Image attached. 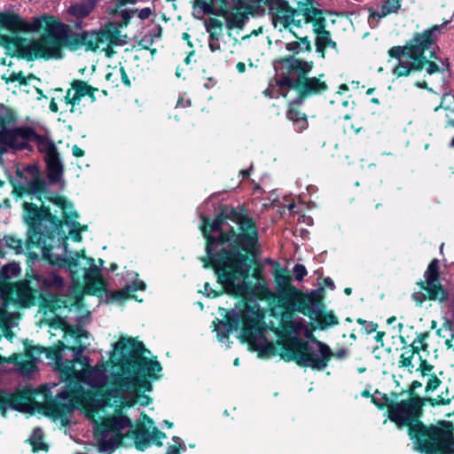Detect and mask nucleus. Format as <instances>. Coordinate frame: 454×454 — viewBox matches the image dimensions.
Wrapping results in <instances>:
<instances>
[{
    "label": "nucleus",
    "instance_id": "774afa93",
    "mask_svg": "<svg viewBox=\"0 0 454 454\" xmlns=\"http://www.w3.org/2000/svg\"><path fill=\"white\" fill-rule=\"evenodd\" d=\"M9 76H6L5 74H3L2 75V79L5 81V82L7 83V79H8Z\"/></svg>",
    "mask_w": 454,
    "mask_h": 454
},
{
    "label": "nucleus",
    "instance_id": "69168bd1",
    "mask_svg": "<svg viewBox=\"0 0 454 454\" xmlns=\"http://www.w3.org/2000/svg\"><path fill=\"white\" fill-rule=\"evenodd\" d=\"M239 364V358H236V359L234 360V365H235V366H238Z\"/></svg>",
    "mask_w": 454,
    "mask_h": 454
},
{
    "label": "nucleus",
    "instance_id": "0eeeda50",
    "mask_svg": "<svg viewBox=\"0 0 454 454\" xmlns=\"http://www.w3.org/2000/svg\"><path fill=\"white\" fill-rule=\"evenodd\" d=\"M263 312L259 304L252 300L240 301L226 317V321H214L215 331L220 342L229 348V333L241 330V337L249 347L258 351L259 356L273 354L274 347L265 337L266 328Z\"/></svg>",
    "mask_w": 454,
    "mask_h": 454
},
{
    "label": "nucleus",
    "instance_id": "aec40b11",
    "mask_svg": "<svg viewBox=\"0 0 454 454\" xmlns=\"http://www.w3.org/2000/svg\"><path fill=\"white\" fill-rule=\"evenodd\" d=\"M137 277L138 275L136 272L127 273V278L132 281V283L126 284L122 289L114 292L113 295L114 298H115L116 300H121L126 298H133L135 300H138L137 296L134 293L138 290H145V282L139 280Z\"/></svg>",
    "mask_w": 454,
    "mask_h": 454
},
{
    "label": "nucleus",
    "instance_id": "9b49d317",
    "mask_svg": "<svg viewBox=\"0 0 454 454\" xmlns=\"http://www.w3.org/2000/svg\"><path fill=\"white\" fill-rule=\"evenodd\" d=\"M22 175L23 176H21L20 183L15 187V191L19 195L20 197L30 196L31 200L35 198L41 202V205L38 206L36 203H32L36 205L39 210L42 207L46 208V207L43 206L42 196L59 207L61 209L62 217L65 222L72 225V230L69 231L71 239L76 242H80L82 240L81 231H85L87 230V226H82L79 223L73 221V218L77 217V214L73 211V206L71 203L67 201L64 197L57 195L49 196L48 192L46 191V183L42 179L40 172L35 166L27 167L23 170ZM47 209L50 211L48 207Z\"/></svg>",
    "mask_w": 454,
    "mask_h": 454
},
{
    "label": "nucleus",
    "instance_id": "338daca9",
    "mask_svg": "<svg viewBox=\"0 0 454 454\" xmlns=\"http://www.w3.org/2000/svg\"><path fill=\"white\" fill-rule=\"evenodd\" d=\"M440 108H443V105H442V102L441 103L440 106H438L437 107H435L434 111H438Z\"/></svg>",
    "mask_w": 454,
    "mask_h": 454
},
{
    "label": "nucleus",
    "instance_id": "ea45409f",
    "mask_svg": "<svg viewBox=\"0 0 454 454\" xmlns=\"http://www.w3.org/2000/svg\"><path fill=\"white\" fill-rule=\"evenodd\" d=\"M73 155L75 157H82L84 155V151L77 145L72 147Z\"/></svg>",
    "mask_w": 454,
    "mask_h": 454
},
{
    "label": "nucleus",
    "instance_id": "a211bd4d",
    "mask_svg": "<svg viewBox=\"0 0 454 454\" xmlns=\"http://www.w3.org/2000/svg\"><path fill=\"white\" fill-rule=\"evenodd\" d=\"M97 0H84L81 3L72 4L67 9V14L72 22L77 27H82V20L87 18L94 10Z\"/></svg>",
    "mask_w": 454,
    "mask_h": 454
},
{
    "label": "nucleus",
    "instance_id": "4d7b16f0",
    "mask_svg": "<svg viewBox=\"0 0 454 454\" xmlns=\"http://www.w3.org/2000/svg\"><path fill=\"white\" fill-rule=\"evenodd\" d=\"M240 175H242L243 177H246L249 175V171L248 170H241Z\"/></svg>",
    "mask_w": 454,
    "mask_h": 454
},
{
    "label": "nucleus",
    "instance_id": "39448f33",
    "mask_svg": "<svg viewBox=\"0 0 454 454\" xmlns=\"http://www.w3.org/2000/svg\"><path fill=\"white\" fill-rule=\"evenodd\" d=\"M23 208L25 210L24 220L29 225L27 248H39L44 259L52 264L67 267L70 271L74 285L70 291L71 296L68 300L61 301L63 306L65 308L78 306L84 289H87L88 292L100 290L103 285L100 270L95 265L92 258L80 253H75L74 256L68 258L59 257L51 252L54 248V238L38 231L43 220H48L54 223L56 222L60 223L61 221L47 208L42 207L39 210L36 205L28 203V201L24 202Z\"/></svg>",
    "mask_w": 454,
    "mask_h": 454
},
{
    "label": "nucleus",
    "instance_id": "ddd939ff",
    "mask_svg": "<svg viewBox=\"0 0 454 454\" xmlns=\"http://www.w3.org/2000/svg\"><path fill=\"white\" fill-rule=\"evenodd\" d=\"M278 64L282 68L287 69L291 74L298 76L295 83L299 90L304 95L318 94L327 90L328 86L325 81L322 80L324 74L318 77H306L313 67V61H305L300 59L290 57L279 59Z\"/></svg>",
    "mask_w": 454,
    "mask_h": 454
},
{
    "label": "nucleus",
    "instance_id": "4c0bfd02",
    "mask_svg": "<svg viewBox=\"0 0 454 454\" xmlns=\"http://www.w3.org/2000/svg\"><path fill=\"white\" fill-rule=\"evenodd\" d=\"M152 14V10L149 7L140 10L137 13L140 20H144L148 19Z\"/></svg>",
    "mask_w": 454,
    "mask_h": 454
},
{
    "label": "nucleus",
    "instance_id": "a18cd8bd",
    "mask_svg": "<svg viewBox=\"0 0 454 454\" xmlns=\"http://www.w3.org/2000/svg\"><path fill=\"white\" fill-rule=\"evenodd\" d=\"M190 106V101H189V100H186V101L184 102L183 99H180V100H178V102H177L176 107H179V106Z\"/></svg>",
    "mask_w": 454,
    "mask_h": 454
},
{
    "label": "nucleus",
    "instance_id": "052dcab7",
    "mask_svg": "<svg viewBox=\"0 0 454 454\" xmlns=\"http://www.w3.org/2000/svg\"><path fill=\"white\" fill-rule=\"evenodd\" d=\"M421 386V383L418 382V381H413L412 383V387L415 388V387H420Z\"/></svg>",
    "mask_w": 454,
    "mask_h": 454
},
{
    "label": "nucleus",
    "instance_id": "e2e57ef3",
    "mask_svg": "<svg viewBox=\"0 0 454 454\" xmlns=\"http://www.w3.org/2000/svg\"><path fill=\"white\" fill-rule=\"evenodd\" d=\"M164 423H165V424H166V426H167L168 427H169V428L173 427V423H171V422H169V421H168V420H165V421H164Z\"/></svg>",
    "mask_w": 454,
    "mask_h": 454
},
{
    "label": "nucleus",
    "instance_id": "13d9d810",
    "mask_svg": "<svg viewBox=\"0 0 454 454\" xmlns=\"http://www.w3.org/2000/svg\"><path fill=\"white\" fill-rule=\"evenodd\" d=\"M182 37H183L184 40H187L188 41L189 38H190V35L188 33H184L182 35Z\"/></svg>",
    "mask_w": 454,
    "mask_h": 454
},
{
    "label": "nucleus",
    "instance_id": "4468645a",
    "mask_svg": "<svg viewBox=\"0 0 454 454\" xmlns=\"http://www.w3.org/2000/svg\"><path fill=\"white\" fill-rule=\"evenodd\" d=\"M31 143H34L38 151L44 154L49 180L51 183L59 182L62 176L63 166L54 143L48 137L36 134L34 129Z\"/></svg>",
    "mask_w": 454,
    "mask_h": 454
},
{
    "label": "nucleus",
    "instance_id": "49530a36",
    "mask_svg": "<svg viewBox=\"0 0 454 454\" xmlns=\"http://www.w3.org/2000/svg\"><path fill=\"white\" fill-rule=\"evenodd\" d=\"M50 109L54 113L58 112V105L53 100L50 104Z\"/></svg>",
    "mask_w": 454,
    "mask_h": 454
},
{
    "label": "nucleus",
    "instance_id": "09e8293b",
    "mask_svg": "<svg viewBox=\"0 0 454 454\" xmlns=\"http://www.w3.org/2000/svg\"><path fill=\"white\" fill-rule=\"evenodd\" d=\"M259 287L262 289L261 293L262 294H265L267 293V289L263 286H262L261 283L258 281L257 286H255V288L258 289Z\"/></svg>",
    "mask_w": 454,
    "mask_h": 454
},
{
    "label": "nucleus",
    "instance_id": "c03bdc74",
    "mask_svg": "<svg viewBox=\"0 0 454 454\" xmlns=\"http://www.w3.org/2000/svg\"><path fill=\"white\" fill-rule=\"evenodd\" d=\"M236 68H237L239 73H244L246 71V65L243 62H239L236 65Z\"/></svg>",
    "mask_w": 454,
    "mask_h": 454
},
{
    "label": "nucleus",
    "instance_id": "58836bf2",
    "mask_svg": "<svg viewBox=\"0 0 454 454\" xmlns=\"http://www.w3.org/2000/svg\"><path fill=\"white\" fill-rule=\"evenodd\" d=\"M204 292L207 294V297H216L218 295V293L214 291L208 283H205L204 285Z\"/></svg>",
    "mask_w": 454,
    "mask_h": 454
},
{
    "label": "nucleus",
    "instance_id": "c85d7f7f",
    "mask_svg": "<svg viewBox=\"0 0 454 454\" xmlns=\"http://www.w3.org/2000/svg\"><path fill=\"white\" fill-rule=\"evenodd\" d=\"M33 450H45V444L43 442V432L40 428H35L29 439Z\"/></svg>",
    "mask_w": 454,
    "mask_h": 454
},
{
    "label": "nucleus",
    "instance_id": "b1692460",
    "mask_svg": "<svg viewBox=\"0 0 454 454\" xmlns=\"http://www.w3.org/2000/svg\"><path fill=\"white\" fill-rule=\"evenodd\" d=\"M7 408L20 410L21 403L18 402V396H0V411L5 416Z\"/></svg>",
    "mask_w": 454,
    "mask_h": 454
},
{
    "label": "nucleus",
    "instance_id": "e433bc0d",
    "mask_svg": "<svg viewBox=\"0 0 454 454\" xmlns=\"http://www.w3.org/2000/svg\"><path fill=\"white\" fill-rule=\"evenodd\" d=\"M6 243L9 247H12L17 252H19L22 247L20 240L15 239L12 238H10L9 239H7Z\"/></svg>",
    "mask_w": 454,
    "mask_h": 454
},
{
    "label": "nucleus",
    "instance_id": "3c124183",
    "mask_svg": "<svg viewBox=\"0 0 454 454\" xmlns=\"http://www.w3.org/2000/svg\"><path fill=\"white\" fill-rule=\"evenodd\" d=\"M417 86L419 88L427 89V84L426 82H417Z\"/></svg>",
    "mask_w": 454,
    "mask_h": 454
},
{
    "label": "nucleus",
    "instance_id": "6e6d98bb",
    "mask_svg": "<svg viewBox=\"0 0 454 454\" xmlns=\"http://www.w3.org/2000/svg\"><path fill=\"white\" fill-rule=\"evenodd\" d=\"M339 90H348V87L346 85V84H341L340 87H339ZM339 93H340V91H339Z\"/></svg>",
    "mask_w": 454,
    "mask_h": 454
},
{
    "label": "nucleus",
    "instance_id": "864d4df0",
    "mask_svg": "<svg viewBox=\"0 0 454 454\" xmlns=\"http://www.w3.org/2000/svg\"><path fill=\"white\" fill-rule=\"evenodd\" d=\"M346 355H347L346 350H341V351H340L336 356H337L338 357H340V358H342V357H345V356H346Z\"/></svg>",
    "mask_w": 454,
    "mask_h": 454
},
{
    "label": "nucleus",
    "instance_id": "6ab92c4d",
    "mask_svg": "<svg viewBox=\"0 0 454 454\" xmlns=\"http://www.w3.org/2000/svg\"><path fill=\"white\" fill-rule=\"evenodd\" d=\"M206 31L208 33V47L212 52L221 50L220 38L223 36V23L216 18H209L205 21Z\"/></svg>",
    "mask_w": 454,
    "mask_h": 454
},
{
    "label": "nucleus",
    "instance_id": "dca6fc26",
    "mask_svg": "<svg viewBox=\"0 0 454 454\" xmlns=\"http://www.w3.org/2000/svg\"><path fill=\"white\" fill-rule=\"evenodd\" d=\"M4 151L8 148L12 149H24L31 143L33 129L31 128H17L9 129L0 131Z\"/></svg>",
    "mask_w": 454,
    "mask_h": 454
},
{
    "label": "nucleus",
    "instance_id": "2f4dec72",
    "mask_svg": "<svg viewBox=\"0 0 454 454\" xmlns=\"http://www.w3.org/2000/svg\"><path fill=\"white\" fill-rule=\"evenodd\" d=\"M285 293L289 299V305L301 300V295L297 293L296 289L292 286H288L285 290Z\"/></svg>",
    "mask_w": 454,
    "mask_h": 454
},
{
    "label": "nucleus",
    "instance_id": "a19ab883",
    "mask_svg": "<svg viewBox=\"0 0 454 454\" xmlns=\"http://www.w3.org/2000/svg\"><path fill=\"white\" fill-rule=\"evenodd\" d=\"M120 72H121V80H122L123 83L125 85L129 86L130 85V82L129 80L128 74H127L124 67H121Z\"/></svg>",
    "mask_w": 454,
    "mask_h": 454
},
{
    "label": "nucleus",
    "instance_id": "f8f14e48",
    "mask_svg": "<svg viewBox=\"0 0 454 454\" xmlns=\"http://www.w3.org/2000/svg\"><path fill=\"white\" fill-rule=\"evenodd\" d=\"M313 343L314 345H309L297 337L290 339L286 341V351L281 356L286 361H295L300 366L322 371L327 366L333 354L326 344L317 340Z\"/></svg>",
    "mask_w": 454,
    "mask_h": 454
},
{
    "label": "nucleus",
    "instance_id": "5701e85b",
    "mask_svg": "<svg viewBox=\"0 0 454 454\" xmlns=\"http://www.w3.org/2000/svg\"><path fill=\"white\" fill-rule=\"evenodd\" d=\"M286 114L290 121L297 124V129L299 130H303L307 128L308 124L306 116L295 107L291 106Z\"/></svg>",
    "mask_w": 454,
    "mask_h": 454
},
{
    "label": "nucleus",
    "instance_id": "f03ea898",
    "mask_svg": "<svg viewBox=\"0 0 454 454\" xmlns=\"http://www.w3.org/2000/svg\"><path fill=\"white\" fill-rule=\"evenodd\" d=\"M135 0H116L111 13L121 21L109 22L98 31L70 33L68 26L51 16L34 18L25 21L20 15L0 12V42H13L16 48L29 57L61 59L65 46L71 50L82 47L87 51H105L107 57L113 54L112 46L127 43V35H121L120 27L127 26L137 10L127 8Z\"/></svg>",
    "mask_w": 454,
    "mask_h": 454
},
{
    "label": "nucleus",
    "instance_id": "680f3d73",
    "mask_svg": "<svg viewBox=\"0 0 454 454\" xmlns=\"http://www.w3.org/2000/svg\"><path fill=\"white\" fill-rule=\"evenodd\" d=\"M351 291H352V290H351V288L347 287V288H345L344 293H345L346 294L349 295V294H351Z\"/></svg>",
    "mask_w": 454,
    "mask_h": 454
},
{
    "label": "nucleus",
    "instance_id": "2eb2a0df",
    "mask_svg": "<svg viewBox=\"0 0 454 454\" xmlns=\"http://www.w3.org/2000/svg\"><path fill=\"white\" fill-rule=\"evenodd\" d=\"M98 89L91 87L87 82L81 80H74L71 83V88L67 91L63 98L66 110L72 114H82L81 99L82 97L89 95L92 100H95L94 92Z\"/></svg>",
    "mask_w": 454,
    "mask_h": 454
},
{
    "label": "nucleus",
    "instance_id": "20e7f679",
    "mask_svg": "<svg viewBox=\"0 0 454 454\" xmlns=\"http://www.w3.org/2000/svg\"><path fill=\"white\" fill-rule=\"evenodd\" d=\"M64 341H59L54 348H44L33 347L27 350L29 360L18 362L20 371L28 375L35 369V361L42 353L53 361L60 372L61 380L67 381L66 388L57 394L54 400H49V389L44 387L43 400L49 413L54 418L58 416L53 412V406L58 397L67 392H71V385L76 382H85L89 387H99L106 383L105 368L103 364L95 366L90 365V359L82 356V353L90 345L88 333L81 327H67L64 333Z\"/></svg>",
    "mask_w": 454,
    "mask_h": 454
},
{
    "label": "nucleus",
    "instance_id": "cd10ccee",
    "mask_svg": "<svg viewBox=\"0 0 454 454\" xmlns=\"http://www.w3.org/2000/svg\"><path fill=\"white\" fill-rule=\"evenodd\" d=\"M431 369H432L431 366H427L423 371H425V370L431 371ZM423 376H424V378L427 377V382H426V392L427 393L434 392L440 387L442 381L435 375H427L425 373V372H423Z\"/></svg>",
    "mask_w": 454,
    "mask_h": 454
},
{
    "label": "nucleus",
    "instance_id": "c756f323",
    "mask_svg": "<svg viewBox=\"0 0 454 454\" xmlns=\"http://www.w3.org/2000/svg\"><path fill=\"white\" fill-rule=\"evenodd\" d=\"M453 398L454 396L450 394L448 387H446L445 391H442V394L435 398L429 397L427 400L434 406L449 404Z\"/></svg>",
    "mask_w": 454,
    "mask_h": 454
},
{
    "label": "nucleus",
    "instance_id": "473e14b6",
    "mask_svg": "<svg viewBox=\"0 0 454 454\" xmlns=\"http://www.w3.org/2000/svg\"><path fill=\"white\" fill-rule=\"evenodd\" d=\"M173 442L175 443L173 445L168 446L166 454H179V449L181 448L182 445V440L177 436H174Z\"/></svg>",
    "mask_w": 454,
    "mask_h": 454
},
{
    "label": "nucleus",
    "instance_id": "f257e3e1",
    "mask_svg": "<svg viewBox=\"0 0 454 454\" xmlns=\"http://www.w3.org/2000/svg\"><path fill=\"white\" fill-rule=\"evenodd\" d=\"M145 346L131 337L121 336L113 345L110 363V375H106V383L99 387H89L85 382L71 385V392L58 397L53 406V412L58 419H66L75 408H83L89 413L98 411L106 407L114 408V413L102 419L96 426L99 450L113 452L124 436L135 433L137 447L144 450L150 443L162 445L167 436L153 427V421L147 415L143 416L142 422L136 431L131 420L122 413V409L132 407L136 403L146 406L151 399L144 393L152 390V384L146 377L157 380L162 367L156 359L145 356Z\"/></svg>",
    "mask_w": 454,
    "mask_h": 454
},
{
    "label": "nucleus",
    "instance_id": "f704fd0d",
    "mask_svg": "<svg viewBox=\"0 0 454 454\" xmlns=\"http://www.w3.org/2000/svg\"><path fill=\"white\" fill-rule=\"evenodd\" d=\"M19 82L21 84H27V81H26V78L25 76L23 75V73L22 72H19V73H12L8 79H7V83L9 82Z\"/></svg>",
    "mask_w": 454,
    "mask_h": 454
},
{
    "label": "nucleus",
    "instance_id": "bf43d9fd",
    "mask_svg": "<svg viewBox=\"0 0 454 454\" xmlns=\"http://www.w3.org/2000/svg\"><path fill=\"white\" fill-rule=\"evenodd\" d=\"M430 58L437 59L436 54H435V52L434 51H430Z\"/></svg>",
    "mask_w": 454,
    "mask_h": 454
},
{
    "label": "nucleus",
    "instance_id": "9d476101",
    "mask_svg": "<svg viewBox=\"0 0 454 454\" xmlns=\"http://www.w3.org/2000/svg\"><path fill=\"white\" fill-rule=\"evenodd\" d=\"M279 0H195L193 15L201 18L207 13L220 15L224 19L229 35L233 29H242L249 15H262L268 9L273 17L276 3Z\"/></svg>",
    "mask_w": 454,
    "mask_h": 454
},
{
    "label": "nucleus",
    "instance_id": "412c9836",
    "mask_svg": "<svg viewBox=\"0 0 454 454\" xmlns=\"http://www.w3.org/2000/svg\"><path fill=\"white\" fill-rule=\"evenodd\" d=\"M279 32H286L289 35H294L295 38L299 39L300 41H293L286 43V49L288 51L293 52L294 54H298L300 52L303 51H311V44L310 41L309 40L308 36H301L300 35V31L301 29L297 30L298 36L294 35V34L290 33L288 30H286L285 28L280 31L278 28H277Z\"/></svg>",
    "mask_w": 454,
    "mask_h": 454
},
{
    "label": "nucleus",
    "instance_id": "423d86ee",
    "mask_svg": "<svg viewBox=\"0 0 454 454\" xmlns=\"http://www.w3.org/2000/svg\"><path fill=\"white\" fill-rule=\"evenodd\" d=\"M422 403L419 397H409L387 404L389 419L397 426H409V434L416 449L426 454H454V426L442 421L427 427L418 421Z\"/></svg>",
    "mask_w": 454,
    "mask_h": 454
},
{
    "label": "nucleus",
    "instance_id": "a878e982",
    "mask_svg": "<svg viewBox=\"0 0 454 454\" xmlns=\"http://www.w3.org/2000/svg\"><path fill=\"white\" fill-rule=\"evenodd\" d=\"M283 325L286 331L296 336L305 328L301 319H291L289 321L283 319Z\"/></svg>",
    "mask_w": 454,
    "mask_h": 454
},
{
    "label": "nucleus",
    "instance_id": "f3484780",
    "mask_svg": "<svg viewBox=\"0 0 454 454\" xmlns=\"http://www.w3.org/2000/svg\"><path fill=\"white\" fill-rule=\"evenodd\" d=\"M439 261L434 259L428 265L425 273V290L429 294L430 300L444 301L447 298L446 293L439 283Z\"/></svg>",
    "mask_w": 454,
    "mask_h": 454
},
{
    "label": "nucleus",
    "instance_id": "1a4fd4ad",
    "mask_svg": "<svg viewBox=\"0 0 454 454\" xmlns=\"http://www.w3.org/2000/svg\"><path fill=\"white\" fill-rule=\"evenodd\" d=\"M448 22L434 25L422 33L416 34L405 46H394L389 49L388 54L397 60L392 72L397 76H408L412 71H419L426 65V72L432 75L436 73L444 74L450 71L448 59H439L440 64L427 60L424 52L428 50L436 40V34L443 28Z\"/></svg>",
    "mask_w": 454,
    "mask_h": 454
},
{
    "label": "nucleus",
    "instance_id": "0e129e2a",
    "mask_svg": "<svg viewBox=\"0 0 454 454\" xmlns=\"http://www.w3.org/2000/svg\"><path fill=\"white\" fill-rule=\"evenodd\" d=\"M448 123L450 126L454 127V119H450Z\"/></svg>",
    "mask_w": 454,
    "mask_h": 454
},
{
    "label": "nucleus",
    "instance_id": "bb28decb",
    "mask_svg": "<svg viewBox=\"0 0 454 454\" xmlns=\"http://www.w3.org/2000/svg\"><path fill=\"white\" fill-rule=\"evenodd\" d=\"M317 321L321 328L333 326L339 323L336 316L332 311L321 313L317 317Z\"/></svg>",
    "mask_w": 454,
    "mask_h": 454
},
{
    "label": "nucleus",
    "instance_id": "72a5a7b5",
    "mask_svg": "<svg viewBox=\"0 0 454 454\" xmlns=\"http://www.w3.org/2000/svg\"><path fill=\"white\" fill-rule=\"evenodd\" d=\"M294 273L295 278L301 281L307 275L308 272L306 268L302 264H295L294 267Z\"/></svg>",
    "mask_w": 454,
    "mask_h": 454
},
{
    "label": "nucleus",
    "instance_id": "6e6552de",
    "mask_svg": "<svg viewBox=\"0 0 454 454\" xmlns=\"http://www.w3.org/2000/svg\"><path fill=\"white\" fill-rule=\"evenodd\" d=\"M272 24L274 28H283L298 36L297 30L309 24L317 34V51L325 58V51L330 47L337 50V44L332 40L330 32L325 30L326 20L323 12L313 5V0H279L276 3Z\"/></svg>",
    "mask_w": 454,
    "mask_h": 454
},
{
    "label": "nucleus",
    "instance_id": "79ce46f5",
    "mask_svg": "<svg viewBox=\"0 0 454 454\" xmlns=\"http://www.w3.org/2000/svg\"><path fill=\"white\" fill-rule=\"evenodd\" d=\"M277 281L280 285L287 286L289 278L287 277H286V276H283V275H278L277 276Z\"/></svg>",
    "mask_w": 454,
    "mask_h": 454
},
{
    "label": "nucleus",
    "instance_id": "de8ad7c7",
    "mask_svg": "<svg viewBox=\"0 0 454 454\" xmlns=\"http://www.w3.org/2000/svg\"><path fill=\"white\" fill-rule=\"evenodd\" d=\"M445 344L448 347V348H454L453 338L452 339H447L445 340Z\"/></svg>",
    "mask_w": 454,
    "mask_h": 454
},
{
    "label": "nucleus",
    "instance_id": "4be33fe9",
    "mask_svg": "<svg viewBox=\"0 0 454 454\" xmlns=\"http://www.w3.org/2000/svg\"><path fill=\"white\" fill-rule=\"evenodd\" d=\"M401 8V0H387L381 6L380 11L372 12L371 18H384L391 13H396Z\"/></svg>",
    "mask_w": 454,
    "mask_h": 454
},
{
    "label": "nucleus",
    "instance_id": "5fc2aeb1",
    "mask_svg": "<svg viewBox=\"0 0 454 454\" xmlns=\"http://www.w3.org/2000/svg\"><path fill=\"white\" fill-rule=\"evenodd\" d=\"M325 284H326V286H331V287H333V280H332V279H330V278H326V279H325Z\"/></svg>",
    "mask_w": 454,
    "mask_h": 454
},
{
    "label": "nucleus",
    "instance_id": "7c9ffc66",
    "mask_svg": "<svg viewBox=\"0 0 454 454\" xmlns=\"http://www.w3.org/2000/svg\"><path fill=\"white\" fill-rule=\"evenodd\" d=\"M20 268L18 263L12 262L5 265L2 269V274L4 278H10L20 273Z\"/></svg>",
    "mask_w": 454,
    "mask_h": 454
},
{
    "label": "nucleus",
    "instance_id": "7ed1b4c3",
    "mask_svg": "<svg viewBox=\"0 0 454 454\" xmlns=\"http://www.w3.org/2000/svg\"><path fill=\"white\" fill-rule=\"evenodd\" d=\"M201 226L207 239V254L226 291L247 297L255 291L247 281L251 268L247 254H254L258 232L253 220L236 209L223 213L207 226Z\"/></svg>",
    "mask_w": 454,
    "mask_h": 454
},
{
    "label": "nucleus",
    "instance_id": "37998d69",
    "mask_svg": "<svg viewBox=\"0 0 454 454\" xmlns=\"http://www.w3.org/2000/svg\"><path fill=\"white\" fill-rule=\"evenodd\" d=\"M401 358H402V364L403 366H410L411 364V361L410 357H405L404 354L402 355Z\"/></svg>",
    "mask_w": 454,
    "mask_h": 454
},
{
    "label": "nucleus",
    "instance_id": "8fccbe9b",
    "mask_svg": "<svg viewBox=\"0 0 454 454\" xmlns=\"http://www.w3.org/2000/svg\"><path fill=\"white\" fill-rule=\"evenodd\" d=\"M383 336H384V333L378 332L375 336V339L377 341H380L382 340Z\"/></svg>",
    "mask_w": 454,
    "mask_h": 454
},
{
    "label": "nucleus",
    "instance_id": "c9c22d12",
    "mask_svg": "<svg viewBox=\"0 0 454 454\" xmlns=\"http://www.w3.org/2000/svg\"><path fill=\"white\" fill-rule=\"evenodd\" d=\"M412 347L415 349H426L427 345L425 342V338L424 337H419L416 340H414V341L412 343Z\"/></svg>",
    "mask_w": 454,
    "mask_h": 454
},
{
    "label": "nucleus",
    "instance_id": "393cba45",
    "mask_svg": "<svg viewBox=\"0 0 454 454\" xmlns=\"http://www.w3.org/2000/svg\"><path fill=\"white\" fill-rule=\"evenodd\" d=\"M14 121L13 113L6 106H0V131L9 129Z\"/></svg>",
    "mask_w": 454,
    "mask_h": 454
},
{
    "label": "nucleus",
    "instance_id": "603ef678",
    "mask_svg": "<svg viewBox=\"0 0 454 454\" xmlns=\"http://www.w3.org/2000/svg\"><path fill=\"white\" fill-rule=\"evenodd\" d=\"M450 322L444 323L443 325H442V328L441 330H439V333H441V332L443 330V328H445L447 330V329H450Z\"/></svg>",
    "mask_w": 454,
    "mask_h": 454
}]
</instances>
